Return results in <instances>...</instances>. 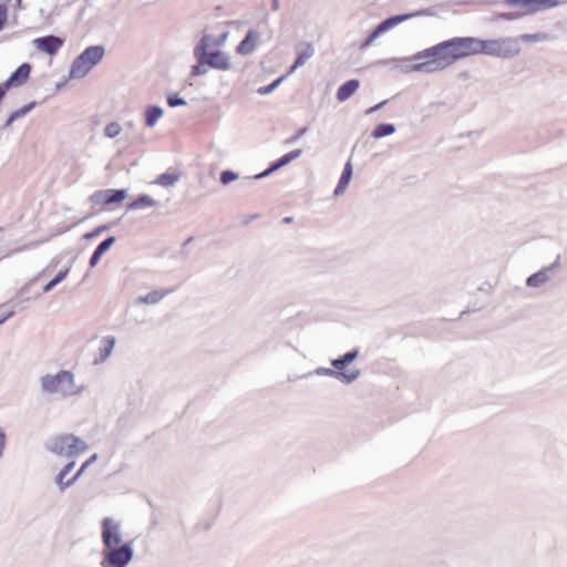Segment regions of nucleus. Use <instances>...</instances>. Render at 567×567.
I'll list each match as a JSON object with an SVG mask.
<instances>
[{
	"label": "nucleus",
	"instance_id": "obj_1",
	"mask_svg": "<svg viewBox=\"0 0 567 567\" xmlns=\"http://www.w3.org/2000/svg\"><path fill=\"white\" fill-rule=\"evenodd\" d=\"M102 540L104 544L102 567H124L132 558V548L122 544L121 525L112 517L102 520Z\"/></svg>",
	"mask_w": 567,
	"mask_h": 567
},
{
	"label": "nucleus",
	"instance_id": "obj_2",
	"mask_svg": "<svg viewBox=\"0 0 567 567\" xmlns=\"http://www.w3.org/2000/svg\"><path fill=\"white\" fill-rule=\"evenodd\" d=\"M444 54L450 64L468 55L478 54V38L456 37L442 41L413 55V60H423L431 54Z\"/></svg>",
	"mask_w": 567,
	"mask_h": 567
},
{
	"label": "nucleus",
	"instance_id": "obj_3",
	"mask_svg": "<svg viewBox=\"0 0 567 567\" xmlns=\"http://www.w3.org/2000/svg\"><path fill=\"white\" fill-rule=\"evenodd\" d=\"M520 52L517 38L506 37L492 40L478 39V54H485L502 59H512Z\"/></svg>",
	"mask_w": 567,
	"mask_h": 567
},
{
	"label": "nucleus",
	"instance_id": "obj_4",
	"mask_svg": "<svg viewBox=\"0 0 567 567\" xmlns=\"http://www.w3.org/2000/svg\"><path fill=\"white\" fill-rule=\"evenodd\" d=\"M105 54L104 47L91 45L86 48L72 63L70 69L71 79L84 78Z\"/></svg>",
	"mask_w": 567,
	"mask_h": 567
},
{
	"label": "nucleus",
	"instance_id": "obj_5",
	"mask_svg": "<svg viewBox=\"0 0 567 567\" xmlns=\"http://www.w3.org/2000/svg\"><path fill=\"white\" fill-rule=\"evenodd\" d=\"M207 41H209L208 37H202L195 45L202 63H207L209 68L216 70H229L231 64L228 54L216 48H209Z\"/></svg>",
	"mask_w": 567,
	"mask_h": 567
},
{
	"label": "nucleus",
	"instance_id": "obj_6",
	"mask_svg": "<svg viewBox=\"0 0 567 567\" xmlns=\"http://www.w3.org/2000/svg\"><path fill=\"white\" fill-rule=\"evenodd\" d=\"M86 443L73 434L56 436L51 443V450L60 455L73 456L85 452Z\"/></svg>",
	"mask_w": 567,
	"mask_h": 567
},
{
	"label": "nucleus",
	"instance_id": "obj_7",
	"mask_svg": "<svg viewBox=\"0 0 567 567\" xmlns=\"http://www.w3.org/2000/svg\"><path fill=\"white\" fill-rule=\"evenodd\" d=\"M558 0H504L503 4L507 8H516V13L520 18L527 14L545 11L559 6Z\"/></svg>",
	"mask_w": 567,
	"mask_h": 567
},
{
	"label": "nucleus",
	"instance_id": "obj_8",
	"mask_svg": "<svg viewBox=\"0 0 567 567\" xmlns=\"http://www.w3.org/2000/svg\"><path fill=\"white\" fill-rule=\"evenodd\" d=\"M127 197L124 189H103L97 190L92 195V202L105 209H114L118 207Z\"/></svg>",
	"mask_w": 567,
	"mask_h": 567
},
{
	"label": "nucleus",
	"instance_id": "obj_9",
	"mask_svg": "<svg viewBox=\"0 0 567 567\" xmlns=\"http://www.w3.org/2000/svg\"><path fill=\"white\" fill-rule=\"evenodd\" d=\"M435 16H436V11L433 8L420 9L417 11L410 12V13L391 16V17L384 19L383 21H381L377 25V28H378V32L384 33V32L389 31L390 29L394 28L395 25H398L409 19L415 18V17H435Z\"/></svg>",
	"mask_w": 567,
	"mask_h": 567
},
{
	"label": "nucleus",
	"instance_id": "obj_10",
	"mask_svg": "<svg viewBox=\"0 0 567 567\" xmlns=\"http://www.w3.org/2000/svg\"><path fill=\"white\" fill-rule=\"evenodd\" d=\"M429 60L405 66L408 72L433 73L446 69L450 64L444 54H431Z\"/></svg>",
	"mask_w": 567,
	"mask_h": 567
},
{
	"label": "nucleus",
	"instance_id": "obj_11",
	"mask_svg": "<svg viewBox=\"0 0 567 567\" xmlns=\"http://www.w3.org/2000/svg\"><path fill=\"white\" fill-rule=\"evenodd\" d=\"M559 267H560V255H558L556 257V259L553 264H550L549 266L544 267L539 271L530 275L526 279V286L529 288H539V287L544 286L553 278V276L559 269Z\"/></svg>",
	"mask_w": 567,
	"mask_h": 567
},
{
	"label": "nucleus",
	"instance_id": "obj_12",
	"mask_svg": "<svg viewBox=\"0 0 567 567\" xmlns=\"http://www.w3.org/2000/svg\"><path fill=\"white\" fill-rule=\"evenodd\" d=\"M60 380H66L69 383H73V374L68 371H61L55 375H48L43 378L42 380V386L45 391L53 393V392H61L66 394L68 393V386L61 384Z\"/></svg>",
	"mask_w": 567,
	"mask_h": 567
},
{
	"label": "nucleus",
	"instance_id": "obj_13",
	"mask_svg": "<svg viewBox=\"0 0 567 567\" xmlns=\"http://www.w3.org/2000/svg\"><path fill=\"white\" fill-rule=\"evenodd\" d=\"M301 153L302 151L301 150H293L287 154H285L284 156H281L279 159L272 162L269 167L267 169H265L264 172L255 175L254 177H247V179H261V178H265L267 176H269L270 174H272L274 172L280 169L281 167L288 165L289 163H291L292 161L299 158L301 156Z\"/></svg>",
	"mask_w": 567,
	"mask_h": 567
},
{
	"label": "nucleus",
	"instance_id": "obj_14",
	"mask_svg": "<svg viewBox=\"0 0 567 567\" xmlns=\"http://www.w3.org/2000/svg\"><path fill=\"white\" fill-rule=\"evenodd\" d=\"M38 51L54 55L63 47L64 40L55 35L37 38L32 41Z\"/></svg>",
	"mask_w": 567,
	"mask_h": 567
},
{
	"label": "nucleus",
	"instance_id": "obj_15",
	"mask_svg": "<svg viewBox=\"0 0 567 567\" xmlns=\"http://www.w3.org/2000/svg\"><path fill=\"white\" fill-rule=\"evenodd\" d=\"M315 373L318 374V375L332 377L334 379L340 380L341 382H343L346 384L352 383L361 374L359 369H350L347 372H341V371H339V370H337L334 368L333 369H330V368H318L315 371Z\"/></svg>",
	"mask_w": 567,
	"mask_h": 567
},
{
	"label": "nucleus",
	"instance_id": "obj_16",
	"mask_svg": "<svg viewBox=\"0 0 567 567\" xmlns=\"http://www.w3.org/2000/svg\"><path fill=\"white\" fill-rule=\"evenodd\" d=\"M97 458V455L94 454L92 455L89 460H86L82 466L80 467V470L76 472V474L68 480V481H64L65 476L68 475V473L74 467V462H70L68 463L63 470L59 473L58 475V478H56V482L58 484L63 488L65 486H69L71 485L73 482H75L78 480V477L89 467V465L91 463H93L95 460Z\"/></svg>",
	"mask_w": 567,
	"mask_h": 567
},
{
	"label": "nucleus",
	"instance_id": "obj_17",
	"mask_svg": "<svg viewBox=\"0 0 567 567\" xmlns=\"http://www.w3.org/2000/svg\"><path fill=\"white\" fill-rule=\"evenodd\" d=\"M30 73H31V65L29 63H23L2 84H3V86H6L7 91L10 87L21 86L28 81Z\"/></svg>",
	"mask_w": 567,
	"mask_h": 567
},
{
	"label": "nucleus",
	"instance_id": "obj_18",
	"mask_svg": "<svg viewBox=\"0 0 567 567\" xmlns=\"http://www.w3.org/2000/svg\"><path fill=\"white\" fill-rule=\"evenodd\" d=\"M315 54V49L309 42H301L298 45L297 58L293 64L290 68V72H293L296 69L302 66L310 58Z\"/></svg>",
	"mask_w": 567,
	"mask_h": 567
},
{
	"label": "nucleus",
	"instance_id": "obj_19",
	"mask_svg": "<svg viewBox=\"0 0 567 567\" xmlns=\"http://www.w3.org/2000/svg\"><path fill=\"white\" fill-rule=\"evenodd\" d=\"M259 34L254 30H249L241 42L238 44L236 50L237 53L241 55L251 54L256 49Z\"/></svg>",
	"mask_w": 567,
	"mask_h": 567
},
{
	"label": "nucleus",
	"instance_id": "obj_20",
	"mask_svg": "<svg viewBox=\"0 0 567 567\" xmlns=\"http://www.w3.org/2000/svg\"><path fill=\"white\" fill-rule=\"evenodd\" d=\"M360 82L357 79H351L341 84L337 91V100L344 102L350 99L359 89Z\"/></svg>",
	"mask_w": 567,
	"mask_h": 567
},
{
	"label": "nucleus",
	"instance_id": "obj_21",
	"mask_svg": "<svg viewBox=\"0 0 567 567\" xmlns=\"http://www.w3.org/2000/svg\"><path fill=\"white\" fill-rule=\"evenodd\" d=\"M358 357H359V350L353 349L351 351L346 352L344 354L340 355L337 359H332L331 365L341 372H347L346 368L350 363H352Z\"/></svg>",
	"mask_w": 567,
	"mask_h": 567
},
{
	"label": "nucleus",
	"instance_id": "obj_22",
	"mask_svg": "<svg viewBox=\"0 0 567 567\" xmlns=\"http://www.w3.org/2000/svg\"><path fill=\"white\" fill-rule=\"evenodd\" d=\"M352 173H353V168H352L351 161H348L343 167V171H342V174L338 182V185L334 188V192H333L334 196H340L341 194L344 193L347 186L349 185V183L352 178Z\"/></svg>",
	"mask_w": 567,
	"mask_h": 567
},
{
	"label": "nucleus",
	"instance_id": "obj_23",
	"mask_svg": "<svg viewBox=\"0 0 567 567\" xmlns=\"http://www.w3.org/2000/svg\"><path fill=\"white\" fill-rule=\"evenodd\" d=\"M163 115V109L157 105H150L144 111V124L153 127Z\"/></svg>",
	"mask_w": 567,
	"mask_h": 567
},
{
	"label": "nucleus",
	"instance_id": "obj_24",
	"mask_svg": "<svg viewBox=\"0 0 567 567\" xmlns=\"http://www.w3.org/2000/svg\"><path fill=\"white\" fill-rule=\"evenodd\" d=\"M179 177L181 176L177 173L166 172V173L161 174L151 184H156V185H159V186L169 187V186L175 185V183L179 179Z\"/></svg>",
	"mask_w": 567,
	"mask_h": 567
},
{
	"label": "nucleus",
	"instance_id": "obj_25",
	"mask_svg": "<svg viewBox=\"0 0 567 567\" xmlns=\"http://www.w3.org/2000/svg\"><path fill=\"white\" fill-rule=\"evenodd\" d=\"M395 132V126L392 123L378 124L371 133L374 138H382L389 136Z\"/></svg>",
	"mask_w": 567,
	"mask_h": 567
},
{
	"label": "nucleus",
	"instance_id": "obj_26",
	"mask_svg": "<svg viewBox=\"0 0 567 567\" xmlns=\"http://www.w3.org/2000/svg\"><path fill=\"white\" fill-rule=\"evenodd\" d=\"M173 291L175 288L153 290L144 296V303H156Z\"/></svg>",
	"mask_w": 567,
	"mask_h": 567
},
{
	"label": "nucleus",
	"instance_id": "obj_27",
	"mask_svg": "<svg viewBox=\"0 0 567 567\" xmlns=\"http://www.w3.org/2000/svg\"><path fill=\"white\" fill-rule=\"evenodd\" d=\"M114 344H115V341L113 338H111V337L104 338L102 340V344L100 348V359L96 360V362L104 361L111 354V352L114 348Z\"/></svg>",
	"mask_w": 567,
	"mask_h": 567
},
{
	"label": "nucleus",
	"instance_id": "obj_28",
	"mask_svg": "<svg viewBox=\"0 0 567 567\" xmlns=\"http://www.w3.org/2000/svg\"><path fill=\"white\" fill-rule=\"evenodd\" d=\"M194 58L196 59L197 63L192 66L190 76H200L207 73L206 66L207 63H202L199 54L197 53L196 47L193 50Z\"/></svg>",
	"mask_w": 567,
	"mask_h": 567
},
{
	"label": "nucleus",
	"instance_id": "obj_29",
	"mask_svg": "<svg viewBox=\"0 0 567 567\" xmlns=\"http://www.w3.org/2000/svg\"><path fill=\"white\" fill-rule=\"evenodd\" d=\"M202 37H208L209 38V41H207L209 48L218 49L221 45H224L226 39L228 38V31L223 32L218 37H214V35H212L209 33L204 32Z\"/></svg>",
	"mask_w": 567,
	"mask_h": 567
},
{
	"label": "nucleus",
	"instance_id": "obj_30",
	"mask_svg": "<svg viewBox=\"0 0 567 567\" xmlns=\"http://www.w3.org/2000/svg\"><path fill=\"white\" fill-rule=\"evenodd\" d=\"M284 79H285V75H281L278 79H276L275 81H272L270 84H268L266 86H260L257 90V93L259 95L270 94L271 92H274L279 86V84L284 81Z\"/></svg>",
	"mask_w": 567,
	"mask_h": 567
},
{
	"label": "nucleus",
	"instance_id": "obj_31",
	"mask_svg": "<svg viewBox=\"0 0 567 567\" xmlns=\"http://www.w3.org/2000/svg\"><path fill=\"white\" fill-rule=\"evenodd\" d=\"M239 175L238 173L234 172V171H230V169H225L220 173V176H219V181L223 185H229L230 183L235 182L236 179H238Z\"/></svg>",
	"mask_w": 567,
	"mask_h": 567
},
{
	"label": "nucleus",
	"instance_id": "obj_32",
	"mask_svg": "<svg viewBox=\"0 0 567 567\" xmlns=\"http://www.w3.org/2000/svg\"><path fill=\"white\" fill-rule=\"evenodd\" d=\"M547 35L545 33H534V34H522L518 40L520 39L524 42H538L542 40H545Z\"/></svg>",
	"mask_w": 567,
	"mask_h": 567
},
{
	"label": "nucleus",
	"instance_id": "obj_33",
	"mask_svg": "<svg viewBox=\"0 0 567 567\" xmlns=\"http://www.w3.org/2000/svg\"><path fill=\"white\" fill-rule=\"evenodd\" d=\"M167 104L171 107H177V106L186 105V101L183 97L178 96V94H168Z\"/></svg>",
	"mask_w": 567,
	"mask_h": 567
},
{
	"label": "nucleus",
	"instance_id": "obj_34",
	"mask_svg": "<svg viewBox=\"0 0 567 567\" xmlns=\"http://www.w3.org/2000/svg\"><path fill=\"white\" fill-rule=\"evenodd\" d=\"M382 33L381 32H378V28L375 27L372 32L364 39V41L362 42V44L360 45V49H365L368 47H370L374 40L381 35Z\"/></svg>",
	"mask_w": 567,
	"mask_h": 567
},
{
	"label": "nucleus",
	"instance_id": "obj_35",
	"mask_svg": "<svg viewBox=\"0 0 567 567\" xmlns=\"http://www.w3.org/2000/svg\"><path fill=\"white\" fill-rule=\"evenodd\" d=\"M518 19H520V14L516 13V11L502 12V13H498L495 16L496 21H499V20L513 21V20H518Z\"/></svg>",
	"mask_w": 567,
	"mask_h": 567
},
{
	"label": "nucleus",
	"instance_id": "obj_36",
	"mask_svg": "<svg viewBox=\"0 0 567 567\" xmlns=\"http://www.w3.org/2000/svg\"><path fill=\"white\" fill-rule=\"evenodd\" d=\"M120 132H121V126L115 122L107 124L105 127V134L109 137H115L120 134Z\"/></svg>",
	"mask_w": 567,
	"mask_h": 567
},
{
	"label": "nucleus",
	"instance_id": "obj_37",
	"mask_svg": "<svg viewBox=\"0 0 567 567\" xmlns=\"http://www.w3.org/2000/svg\"><path fill=\"white\" fill-rule=\"evenodd\" d=\"M113 243H114V237H109V238L104 239L102 243H100L95 250H97V252H101L103 255L113 245Z\"/></svg>",
	"mask_w": 567,
	"mask_h": 567
},
{
	"label": "nucleus",
	"instance_id": "obj_38",
	"mask_svg": "<svg viewBox=\"0 0 567 567\" xmlns=\"http://www.w3.org/2000/svg\"><path fill=\"white\" fill-rule=\"evenodd\" d=\"M308 132V128L307 127H301L295 135H292L291 137H289L287 141H286V144H292L295 142H297L300 137H302L306 133Z\"/></svg>",
	"mask_w": 567,
	"mask_h": 567
},
{
	"label": "nucleus",
	"instance_id": "obj_39",
	"mask_svg": "<svg viewBox=\"0 0 567 567\" xmlns=\"http://www.w3.org/2000/svg\"><path fill=\"white\" fill-rule=\"evenodd\" d=\"M8 19V8L6 4H0V31L2 30L4 23Z\"/></svg>",
	"mask_w": 567,
	"mask_h": 567
},
{
	"label": "nucleus",
	"instance_id": "obj_40",
	"mask_svg": "<svg viewBox=\"0 0 567 567\" xmlns=\"http://www.w3.org/2000/svg\"><path fill=\"white\" fill-rule=\"evenodd\" d=\"M68 274H69V268L60 270L52 280L58 285L66 278Z\"/></svg>",
	"mask_w": 567,
	"mask_h": 567
},
{
	"label": "nucleus",
	"instance_id": "obj_41",
	"mask_svg": "<svg viewBox=\"0 0 567 567\" xmlns=\"http://www.w3.org/2000/svg\"><path fill=\"white\" fill-rule=\"evenodd\" d=\"M101 256H102L101 252H97V250H94V252L90 259V266L95 267L99 264Z\"/></svg>",
	"mask_w": 567,
	"mask_h": 567
},
{
	"label": "nucleus",
	"instance_id": "obj_42",
	"mask_svg": "<svg viewBox=\"0 0 567 567\" xmlns=\"http://www.w3.org/2000/svg\"><path fill=\"white\" fill-rule=\"evenodd\" d=\"M386 103H388V101H386V100H384V101H382V102L378 103L377 105H374V106H372V107L368 109V110L365 111V114H372V113H374V112H377V111L381 110V109H382Z\"/></svg>",
	"mask_w": 567,
	"mask_h": 567
},
{
	"label": "nucleus",
	"instance_id": "obj_43",
	"mask_svg": "<svg viewBox=\"0 0 567 567\" xmlns=\"http://www.w3.org/2000/svg\"><path fill=\"white\" fill-rule=\"evenodd\" d=\"M143 203H144V207L145 206H154L156 204V202L147 195H144Z\"/></svg>",
	"mask_w": 567,
	"mask_h": 567
},
{
	"label": "nucleus",
	"instance_id": "obj_44",
	"mask_svg": "<svg viewBox=\"0 0 567 567\" xmlns=\"http://www.w3.org/2000/svg\"><path fill=\"white\" fill-rule=\"evenodd\" d=\"M56 286V284L53 281V280H50L44 287H43V292H49L50 290H52L54 287Z\"/></svg>",
	"mask_w": 567,
	"mask_h": 567
},
{
	"label": "nucleus",
	"instance_id": "obj_45",
	"mask_svg": "<svg viewBox=\"0 0 567 567\" xmlns=\"http://www.w3.org/2000/svg\"><path fill=\"white\" fill-rule=\"evenodd\" d=\"M6 436L2 430L0 429V455L2 454L4 447Z\"/></svg>",
	"mask_w": 567,
	"mask_h": 567
},
{
	"label": "nucleus",
	"instance_id": "obj_46",
	"mask_svg": "<svg viewBox=\"0 0 567 567\" xmlns=\"http://www.w3.org/2000/svg\"><path fill=\"white\" fill-rule=\"evenodd\" d=\"M60 382H61V384L68 386V393L73 392V388H74L73 383H69L66 380H60Z\"/></svg>",
	"mask_w": 567,
	"mask_h": 567
},
{
	"label": "nucleus",
	"instance_id": "obj_47",
	"mask_svg": "<svg viewBox=\"0 0 567 567\" xmlns=\"http://www.w3.org/2000/svg\"><path fill=\"white\" fill-rule=\"evenodd\" d=\"M100 233H101V229H96L93 233L85 234L84 238H86V239L93 238V237L97 236Z\"/></svg>",
	"mask_w": 567,
	"mask_h": 567
},
{
	"label": "nucleus",
	"instance_id": "obj_48",
	"mask_svg": "<svg viewBox=\"0 0 567 567\" xmlns=\"http://www.w3.org/2000/svg\"><path fill=\"white\" fill-rule=\"evenodd\" d=\"M271 7H272V10H275V11L278 10V8H279V0H272V6Z\"/></svg>",
	"mask_w": 567,
	"mask_h": 567
},
{
	"label": "nucleus",
	"instance_id": "obj_49",
	"mask_svg": "<svg viewBox=\"0 0 567 567\" xmlns=\"http://www.w3.org/2000/svg\"><path fill=\"white\" fill-rule=\"evenodd\" d=\"M292 221V217H285L284 223L289 224Z\"/></svg>",
	"mask_w": 567,
	"mask_h": 567
},
{
	"label": "nucleus",
	"instance_id": "obj_50",
	"mask_svg": "<svg viewBox=\"0 0 567 567\" xmlns=\"http://www.w3.org/2000/svg\"><path fill=\"white\" fill-rule=\"evenodd\" d=\"M192 240H193V238H187V240L185 241V244H184V245L189 244Z\"/></svg>",
	"mask_w": 567,
	"mask_h": 567
}]
</instances>
